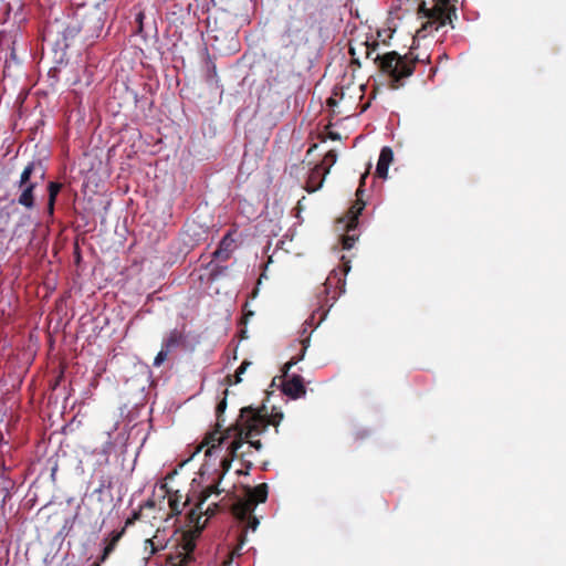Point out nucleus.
I'll list each match as a JSON object with an SVG mask.
<instances>
[{"label":"nucleus","instance_id":"1","mask_svg":"<svg viewBox=\"0 0 566 566\" xmlns=\"http://www.w3.org/2000/svg\"><path fill=\"white\" fill-rule=\"evenodd\" d=\"M379 43L377 40L358 41L355 39L349 43V54L352 55L353 63L360 65L359 56L364 55L366 59H371L378 69L389 75L391 86L398 88L401 85V80L412 75L419 59L412 55V52L400 55L396 51L387 52L385 54H377L373 57L374 52L378 49Z\"/></svg>","mask_w":566,"mask_h":566},{"label":"nucleus","instance_id":"2","mask_svg":"<svg viewBox=\"0 0 566 566\" xmlns=\"http://www.w3.org/2000/svg\"><path fill=\"white\" fill-rule=\"evenodd\" d=\"M258 427L264 428L261 420L255 418L253 419V416H250V420L244 422L239 416L237 421L223 431L219 432V430H212L208 432L202 442L198 446L196 453L207 447L206 455H211L212 452L216 449H219L226 440L232 438L233 440L227 449L228 454L226 458L231 459L232 461L240 459L241 452L239 451L244 444V438L259 437L260 431L256 429Z\"/></svg>","mask_w":566,"mask_h":566},{"label":"nucleus","instance_id":"3","mask_svg":"<svg viewBox=\"0 0 566 566\" xmlns=\"http://www.w3.org/2000/svg\"><path fill=\"white\" fill-rule=\"evenodd\" d=\"M419 12L427 19L417 31L418 36L421 38L438 31L448 23L452 24V17H457L455 7L451 3V0H436L434 6L430 9H427L423 2L419 8Z\"/></svg>","mask_w":566,"mask_h":566},{"label":"nucleus","instance_id":"4","mask_svg":"<svg viewBox=\"0 0 566 566\" xmlns=\"http://www.w3.org/2000/svg\"><path fill=\"white\" fill-rule=\"evenodd\" d=\"M46 169L41 160L30 161L20 175L18 182L19 188L22 190L18 202L27 209L34 208L33 191L39 185V181L44 180Z\"/></svg>","mask_w":566,"mask_h":566},{"label":"nucleus","instance_id":"5","mask_svg":"<svg viewBox=\"0 0 566 566\" xmlns=\"http://www.w3.org/2000/svg\"><path fill=\"white\" fill-rule=\"evenodd\" d=\"M268 484L261 483L254 488H247V499L238 500L232 505V514L234 516H249L253 513L255 506L260 503H264L268 499Z\"/></svg>","mask_w":566,"mask_h":566},{"label":"nucleus","instance_id":"6","mask_svg":"<svg viewBox=\"0 0 566 566\" xmlns=\"http://www.w3.org/2000/svg\"><path fill=\"white\" fill-rule=\"evenodd\" d=\"M306 346H302V353L298 356L292 357L283 367V376L286 378L282 385L283 392L292 399H297L306 394L303 377L300 375H292L289 377V370L303 359Z\"/></svg>","mask_w":566,"mask_h":566},{"label":"nucleus","instance_id":"7","mask_svg":"<svg viewBox=\"0 0 566 566\" xmlns=\"http://www.w3.org/2000/svg\"><path fill=\"white\" fill-rule=\"evenodd\" d=\"M250 416H253V419L255 418V419L262 421V426H264V428H262V427L256 428L260 431V436L263 434L268 430L270 424L274 426L275 432H277V427L283 419L282 412H275V413L269 415L268 408L264 405L259 408H253L251 406H248V407H243L241 409L240 417L244 422L250 420Z\"/></svg>","mask_w":566,"mask_h":566},{"label":"nucleus","instance_id":"8","mask_svg":"<svg viewBox=\"0 0 566 566\" xmlns=\"http://www.w3.org/2000/svg\"><path fill=\"white\" fill-rule=\"evenodd\" d=\"M185 340L186 336L181 331H170L168 335L164 338L161 349L154 359V366L160 367L164 364V361L168 358L169 353L175 348L184 345Z\"/></svg>","mask_w":566,"mask_h":566},{"label":"nucleus","instance_id":"9","mask_svg":"<svg viewBox=\"0 0 566 566\" xmlns=\"http://www.w3.org/2000/svg\"><path fill=\"white\" fill-rule=\"evenodd\" d=\"M367 175H368V171H366L365 174L361 175L360 181H359V187L356 190L357 199L354 202V205L350 207V209L348 210V221L346 223L347 232L355 230L357 228L358 217L361 214V211L365 208V201L361 199V196L364 193L363 188L365 186V180L367 178Z\"/></svg>","mask_w":566,"mask_h":566},{"label":"nucleus","instance_id":"10","mask_svg":"<svg viewBox=\"0 0 566 566\" xmlns=\"http://www.w3.org/2000/svg\"><path fill=\"white\" fill-rule=\"evenodd\" d=\"M201 534V528L197 527L196 530H189L182 535V558L178 566H188L189 563L193 560V552L196 549V541Z\"/></svg>","mask_w":566,"mask_h":566},{"label":"nucleus","instance_id":"11","mask_svg":"<svg viewBox=\"0 0 566 566\" xmlns=\"http://www.w3.org/2000/svg\"><path fill=\"white\" fill-rule=\"evenodd\" d=\"M235 249V240L232 232H228L220 241L218 249L212 253L213 259L227 261Z\"/></svg>","mask_w":566,"mask_h":566},{"label":"nucleus","instance_id":"12","mask_svg":"<svg viewBox=\"0 0 566 566\" xmlns=\"http://www.w3.org/2000/svg\"><path fill=\"white\" fill-rule=\"evenodd\" d=\"M165 495L168 496V504L172 515L181 514L184 507L189 503V499L182 502V494L179 491H172L166 484L161 485Z\"/></svg>","mask_w":566,"mask_h":566},{"label":"nucleus","instance_id":"13","mask_svg":"<svg viewBox=\"0 0 566 566\" xmlns=\"http://www.w3.org/2000/svg\"><path fill=\"white\" fill-rule=\"evenodd\" d=\"M394 159V153L390 147H384L380 150L377 167H376V175L379 178H387L388 175V167L391 164Z\"/></svg>","mask_w":566,"mask_h":566},{"label":"nucleus","instance_id":"14","mask_svg":"<svg viewBox=\"0 0 566 566\" xmlns=\"http://www.w3.org/2000/svg\"><path fill=\"white\" fill-rule=\"evenodd\" d=\"M326 174H328V168L324 169L322 166H316L308 176L306 190L313 192L319 189Z\"/></svg>","mask_w":566,"mask_h":566},{"label":"nucleus","instance_id":"15","mask_svg":"<svg viewBox=\"0 0 566 566\" xmlns=\"http://www.w3.org/2000/svg\"><path fill=\"white\" fill-rule=\"evenodd\" d=\"M201 518H202V504H200V502H198V504L187 513V521H188L189 526L193 527L192 530L200 527L202 531L205 527V523L203 524L200 523Z\"/></svg>","mask_w":566,"mask_h":566},{"label":"nucleus","instance_id":"16","mask_svg":"<svg viewBox=\"0 0 566 566\" xmlns=\"http://www.w3.org/2000/svg\"><path fill=\"white\" fill-rule=\"evenodd\" d=\"M61 189H62V185L60 182L51 181L48 185V191H49L48 207H49L50 213H53L54 203H55L56 197H57L59 192L61 191Z\"/></svg>","mask_w":566,"mask_h":566},{"label":"nucleus","instance_id":"17","mask_svg":"<svg viewBox=\"0 0 566 566\" xmlns=\"http://www.w3.org/2000/svg\"><path fill=\"white\" fill-rule=\"evenodd\" d=\"M226 408H227V399L223 398L221 401L218 402V405L216 407L217 422H216L213 430H219V432L223 431L222 428H223L224 419H223L222 415L226 411Z\"/></svg>","mask_w":566,"mask_h":566},{"label":"nucleus","instance_id":"18","mask_svg":"<svg viewBox=\"0 0 566 566\" xmlns=\"http://www.w3.org/2000/svg\"><path fill=\"white\" fill-rule=\"evenodd\" d=\"M2 484L0 489V511L3 509L6 501L10 497V489L13 486V482L8 478H3Z\"/></svg>","mask_w":566,"mask_h":566},{"label":"nucleus","instance_id":"19","mask_svg":"<svg viewBox=\"0 0 566 566\" xmlns=\"http://www.w3.org/2000/svg\"><path fill=\"white\" fill-rule=\"evenodd\" d=\"M219 484L220 482L218 479L214 484L208 486L201 492L199 500L200 504H203L211 496V494H220L223 491L219 489Z\"/></svg>","mask_w":566,"mask_h":566},{"label":"nucleus","instance_id":"20","mask_svg":"<svg viewBox=\"0 0 566 566\" xmlns=\"http://www.w3.org/2000/svg\"><path fill=\"white\" fill-rule=\"evenodd\" d=\"M234 517L238 521H240L241 523H244L245 528L255 531L259 526V520L256 518V516L253 515V513H250L249 516H244V517H241V516H234ZM243 532L247 533V530H244Z\"/></svg>","mask_w":566,"mask_h":566},{"label":"nucleus","instance_id":"21","mask_svg":"<svg viewBox=\"0 0 566 566\" xmlns=\"http://www.w3.org/2000/svg\"><path fill=\"white\" fill-rule=\"evenodd\" d=\"M345 101V92L343 88L334 90L333 95L328 98L327 105L332 108L337 107L339 103Z\"/></svg>","mask_w":566,"mask_h":566},{"label":"nucleus","instance_id":"22","mask_svg":"<svg viewBox=\"0 0 566 566\" xmlns=\"http://www.w3.org/2000/svg\"><path fill=\"white\" fill-rule=\"evenodd\" d=\"M232 460L231 459H228V458H223L221 460V463H220V467H221V472L219 474V482L222 481V479L224 478V475L230 471L231 469V465H232Z\"/></svg>","mask_w":566,"mask_h":566},{"label":"nucleus","instance_id":"23","mask_svg":"<svg viewBox=\"0 0 566 566\" xmlns=\"http://www.w3.org/2000/svg\"><path fill=\"white\" fill-rule=\"evenodd\" d=\"M157 536H154L153 538L146 539V549L149 547L150 555L156 554L157 552L165 548V545H156Z\"/></svg>","mask_w":566,"mask_h":566},{"label":"nucleus","instance_id":"24","mask_svg":"<svg viewBox=\"0 0 566 566\" xmlns=\"http://www.w3.org/2000/svg\"><path fill=\"white\" fill-rule=\"evenodd\" d=\"M125 533V527H123L120 531H115L111 534V537L107 538L105 542L108 544V545H112L114 547L117 546V543L119 542V539L122 538V536L124 535Z\"/></svg>","mask_w":566,"mask_h":566},{"label":"nucleus","instance_id":"25","mask_svg":"<svg viewBox=\"0 0 566 566\" xmlns=\"http://www.w3.org/2000/svg\"><path fill=\"white\" fill-rule=\"evenodd\" d=\"M245 541H247L245 532H241V534L239 536V544L232 551V553L230 555V559H232L234 556H240L241 555V549H242L243 545L245 544Z\"/></svg>","mask_w":566,"mask_h":566},{"label":"nucleus","instance_id":"26","mask_svg":"<svg viewBox=\"0 0 566 566\" xmlns=\"http://www.w3.org/2000/svg\"><path fill=\"white\" fill-rule=\"evenodd\" d=\"M144 19H145L144 12L142 10H138V12L135 14L136 32L138 34H143Z\"/></svg>","mask_w":566,"mask_h":566},{"label":"nucleus","instance_id":"27","mask_svg":"<svg viewBox=\"0 0 566 566\" xmlns=\"http://www.w3.org/2000/svg\"><path fill=\"white\" fill-rule=\"evenodd\" d=\"M250 365H251V363H250V361H248V360H243V361L241 363V365L239 366V368L237 369L235 375H234V377H235V381H234V384H239V382H241V375L247 370V368H248Z\"/></svg>","mask_w":566,"mask_h":566},{"label":"nucleus","instance_id":"28","mask_svg":"<svg viewBox=\"0 0 566 566\" xmlns=\"http://www.w3.org/2000/svg\"><path fill=\"white\" fill-rule=\"evenodd\" d=\"M337 154L335 150H329L324 156V164H326L328 169L336 163Z\"/></svg>","mask_w":566,"mask_h":566},{"label":"nucleus","instance_id":"29","mask_svg":"<svg viewBox=\"0 0 566 566\" xmlns=\"http://www.w3.org/2000/svg\"><path fill=\"white\" fill-rule=\"evenodd\" d=\"M255 437L244 438V443H249V449L254 448L256 451H260L263 447L262 442L259 439H254Z\"/></svg>","mask_w":566,"mask_h":566},{"label":"nucleus","instance_id":"30","mask_svg":"<svg viewBox=\"0 0 566 566\" xmlns=\"http://www.w3.org/2000/svg\"><path fill=\"white\" fill-rule=\"evenodd\" d=\"M356 241V237L346 234L342 239L343 248L345 250H349L354 247V243Z\"/></svg>","mask_w":566,"mask_h":566},{"label":"nucleus","instance_id":"31","mask_svg":"<svg viewBox=\"0 0 566 566\" xmlns=\"http://www.w3.org/2000/svg\"><path fill=\"white\" fill-rule=\"evenodd\" d=\"M114 549H115L114 546L108 545L106 543V545H105V547L103 549V553L101 555V562H105L108 558V556L113 553Z\"/></svg>","mask_w":566,"mask_h":566},{"label":"nucleus","instance_id":"32","mask_svg":"<svg viewBox=\"0 0 566 566\" xmlns=\"http://www.w3.org/2000/svg\"><path fill=\"white\" fill-rule=\"evenodd\" d=\"M240 460L242 462V464L244 465L245 468V474H249V471L252 469L253 464L250 460L245 459V453L244 452H241L240 454Z\"/></svg>","mask_w":566,"mask_h":566},{"label":"nucleus","instance_id":"33","mask_svg":"<svg viewBox=\"0 0 566 566\" xmlns=\"http://www.w3.org/2000/svg\"><path fill=\"white\" fill-rule=\"evenodd\" d=\"M296 31H298V30L293 27L292 22H290L286 27L284 35H286L287 38H291Z\"/></svg>","mask_w":566,"mask_h":566},{"label":"nucleus","instance_id":"34","mask_svg":"<svg viewBox=\"0 0 566 566\" xmlns=\"http://www.w3.org/2000/svg\"><path fill=\"white\" fill-rule=\"evenodd\" d=\"M139 517V513L135 512L132 517L127 518L125 522V528L126 526L134 524V522Z\"/></svg>","mask_w":566,"mask_h":566},{"label":"nucleus","instance_id":"35","mask_svg":"<svg viewBox=\"0 0 566 566\" xmlns=\"http://www.w3.org/2000/svg\"><path fill=\"white\" fill-rule=\"evenodd\" d=\"M213 506H214V509L208 507L207 511H206V514H208L210 516L213 515L214 512H216V509L218 507V504L214 503Z\"/></svg>","mask_w":566,"mask_h":566},{"label":"nucleus","instance_id":"36","mask_svg":"<svg viewBox=\"0 0 566 566\" xmlns=\"http://www.w3.org/2000/svg\"><path fill=\"white\" fill-rule=\"evenodd\" d=\"M329 138L333 139V140H337L339 139V135L337 133H334V132H331L328 134Z\"/></svg>","mask_w":566,"mask_h":566},{"label":"nucleus","instance_id":"37","mask_svg":"<svg viewBox=\"0 0 566 566\" xmlns=\"http://www.w3.org/2000/svg\"><path fill=\"white\" fill-rule=\"evenodd\" d=\"M1 467H2L3 471H10L11 470V467L10 465L7 467L4 461H2Z\"/></svg>","mask_w":566,"mask_h":566},{"label":"nucleus","instance_id":"38","mask_svg":"<svg viewBox=\"0 0 566 566\" xmlns=\"http://www.w3.org/2000/svg\"><path fill=\"white\" fill-rule=\"evenodd\" d=\"M102 563H103V562H101V557H99V558H98L97 560H95L91 566H101V564H102Z\"/></svg>","mask_w":566,"mask_h":566},{"label":"nucleus","instance_id":"39","mask_svg":"<svg viewBox=\"0 0 566 566\" xmlns=\"http://www.w3.org/2000/svg\"><path fill=\"white\" fill-rule=\"evenodd\" d=\"M258 291H259L258 287L254 289V291L252 292V297H255L258 295Z\"/></svg>","mask_w":566,"mask_h":566},{"label":"nucleus","instance_id":"40","mask_svg":"<svg viewBox=\"0 0 566 566\" xmlns=\"http://www.w3.org/2000/svg\"><path fill=\"white\" fill-rule=\"evenodd\" d=\"M237 473L238 474H245V470H239Z\"/></svg>","mask_w":566,"mask_h":566},{"label":"nucleus","instance_id":"41","mask_svg":"<svg viewBox=\"0 0 566 566\" xmlns=\"http://www.w3.org/2000/svg\"><path fill=\"white\" fill-rule=\"evenodd\" d=\"M243 452L245 453V457H247L248 454H250V449L248 448V450L243 451Z\"/></svg>","mask_w":566,"mask_h":566},{"label":"nucleus","instance_id":"42","mask_svg":"<svg viewBox=\"0 0 566 566\" xmlns=\"http://www.w3.org/2000/svg\"><path fill=\"white\" fill-rule=\"evenodd\" d=\"M156 545H164V544L156 539Z\"/></svg>","mask_w":566,"mask_h":566},{"label":"nucleus","instance_id":"43","mask_svg":"<svg viewBox=\"0 0 566 566\" xmlns=\"http://www.w3.org/2000/svg\"><path fill=\"white\" fill-rule=\"evenodd\" d=\"M2 439H3V436H2V433L0 432V441H1Z\"/></svg>","mask_w":566,"mask_h":566}]
</instances>
